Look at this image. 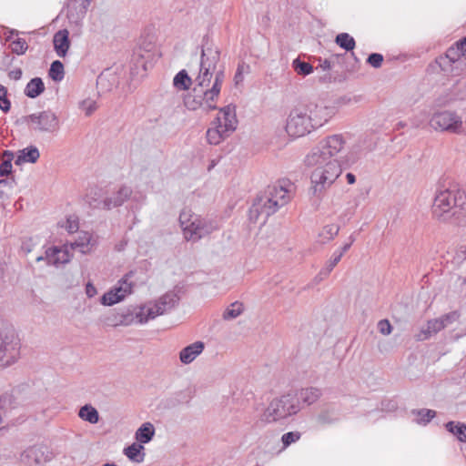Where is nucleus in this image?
I'll list each match as a JSON object with an SVG mask.
<instances>
[{
  "instance_id": "36",
  "label": "nucleus",
  "mask_w": 466,
  "mask_h": 466,
  "mask_svg": "<svg viewBox=\"0 0 466 466\" xmlns=\"http://www.w3.org/2000/svg\"><path fill=\"white\" fill-rule=\"evenodd\" d=\"M244 310V306L241 302L235 301L229 307H228L223 312V319L225 320H230L238 318Z\"/></svg>"
},
{
  "instance_id": "3",
  "label": "nucleus",
  "mask_w": 466,
  "mask_h": 466,
  "mask_svg": "<svg viewBox=\"0 0 466 466\" xmlns=\"http://www.w3.org/2000/svg\"><path fill=\"white\" fill-rule=\"evenodd\" d=\"M293 184L289 179L279 180L258 194L248 210L251 222L265 224L268 218L290 200Z\"/></svg>"
},
{
  "instance_id": "1",
  "label": "nucleus",
  "mask_w": 466,
  "mask_h": 466,
  "mask_svg": "<svg viewBox=\"0 0 466 466\" xmlns=\"http://www.w3.org/2000/svg\"><path fill=\"white\" fill-rule=\"evenodd\" d=\"M220 50L218 47L202 45L199 69L194 79L196 86L205 88L201 95L188 96L185 105L189 110L202 108L208 112L216 110L222 86L226 79L225 66L219 64Z\"/></svg>"
},
{
  "instance_id": "29",
  "label": "nucleus",
  "mask_w": 466,
  "mask_h": 466,
  "mask_svg": "<svg viewBox=\"0 0 466 466\" xmlns=\"http://www.w3.org/2000/svg\"><path fill=\"white\" fill-rule=\"evenodd\" d=\"M78 416L83 420L88 421L91 424H96L99 420L98 411L90 404L82 406L78 411Z\"/></svg>"
},
{
  "instance_id": "31",
  "label": "nucleus",
  "mask_w": 466,
  "mask_h": 466,
  "mask_svg": "<svg viewBox=\"0 0 466 466\" xmlns=\"http://www.w3.org/2000/svg\"><path fill=\"white\" fill-rule=\"evenodd\" d=\"M143 450L142 444L133 443L124 450V454L133 461L141 462L144 460V453H141Z\"/></svg>"
},
{
  "instance_id": "12",
  "label": "nucleus",
  "mask_w": 466,
  "mask_h": 466,
  "mask_svg": "<svg viewBox=\"0 0 466 466\" xmlns=\"http://www.w3.org/2000/svg\"><path fill=\"white\" fill-rule=\"evenodd\" d=\"M429 124L435 131L455 135L464 133L462 118L456 111H436L431 115Z\"/></svg>"
},
{
  "instance_id": "32",
  "label": "nucleus",
  "mask_w": 466,
  "mask_h": 466,
  "mask_svg": "<svg viewBox=\"0 0 466 466\" xmlns=\"http://www.w3.org/2000/svg\"><path fill=\"white\" fill-rule=\"evenodd\" d=\"M338 263H339L338 258H334L333 256H331L330 259L319 270V272L314 277L313 283L319 284L323 279H325L330 274V272L333 270V268L337 266Z\"/></svg>"
},
{
  "instance_id": "38",
  "label": "nucleus",
  "mask_w": 466,
  "mask_h": 466,
  "mask_svg": "<svg viewBox=\"0 0 466 466\" xmlns=\"http://www.w3.org/2000/svg\"><path fill=\"white\" fill-rule=\"evenodd\" d=\"M5 159L0 165V177H7L12 172L13 153L5 151Z\"/></svg>"
},
{
  "instance_id": "7",
  "label": "nucleus",
  "mask_w": 466,
  "mask_h": 466,
  "mask_svg": "<svg viewBox=\"0 0 466 466\" xmlns=\"http://www.w3.org/2000/svg\"><path fill=\"white\" fill-rule=\"evenodd\" d=\"M179 292L180 289L176 287L159 297L156 301L141 306L135 314L136 322L145 324L148 320L173 309L180 300Z\"/></svg>"
},
{
  "instance_id": "15",
  "label": "nucleus",
  "mask_w": 466,
  "mask_h": 466,
  "mask_svg": "<svg viewBox=\"0 0 466 466\" xmlns=\"http://www.w3.org/2000/svg\"><path fill=\"white\" fill-rule=\"evenodd\" d=\"M73 255L69 251L68 244H64L62 247L52 246L46 248L45 256L36 258V261L46 260L49 266L58 268L61 265L67 264L71 261Z\"/></svg>"
},
{
  "instance_id": "21",
  "label": "nucleus",
  "mask_w": 466,
  "mask_h": 466,
  "mask_svg": "<svg viewBox=\"0 0 466 466\" xmlns=\"http://www.w3.org/2000/svg\"><path fill=\"white\" fill-rule=\"evenodd\" d=\"M54 49L59 57H65L70 47L69 32L66 29L58 30L53 37Z\"/></svg>"
},
{
  "instance_id": "34",
  "label": "nucleus",
  "mask_w": 466,
  "mask_h": 466,
  "mask_svg": "<svg viewBox=\"0 0 466 466\" xmlns=\"http://www.w3.org/2000/svg\"><path fill=\"white\" fill-rule=\"evenodd\" d=\"M48 76L56 82L62 81L65 77L63 63L59 60L53 61L49 68Z\"/></svg>"
},
{
  "instance_id": "27",
  "label": "nucleus",
  "mask_w": 466,
  "mask_h": 466,
  "mask_svg": "<svg viewBox=\"0 0 466 466\" xmlns=\"http://www.w3.org/2000/svg\"><path fill=\"white\" fill-rule=\"evenodd\" d=\"M155 435V428L151 422L143 423L136 431V440L143 444L148 443Z\"/></svg>"
},
{
  "instance_id": "16",
  "label": "nucleus",
  "mask_w": 466,
  "mask_h": 466,
  "mask_svg": "<svg viewBox=\"0 0 466 466\" xmlns=\"http://www.w3.org/2000/svg\"><path fill=\"white\" fill-rule=\"evenodd\" d=\"M133 285L128 281V275H125L119 281L118 286L110 289L100 299L104 306H113L122 301L127 295L131 294Z\"/></svg>"
},
{
  "instance_id": "11",
  "label": "nucleus",
  "mask_w": 466,
  "mask_h": 466,
  "mask_svg": "<svg viewBox=\"0 0 466 466\" xmlns=\"http://www.w3.org/2000/svg\"><path fill=\"white\" fill-rule=\"evenodd\" d=\"M436 63L444 74L460 76L466 70V54L455 42L444 55L436 58Z\"/></svg>"
},
{
  "instance_id": "5",
  "label": "nucleus",
  "mask_w": 466,
  "mask_h": 466,
  "mask_svg": "<svg viewBox=\"0 0 466 466\" xmlns=\"http://www.w3.org/2000/svg\"><path fill=\"white\" fill-rule=\"evenodd\" d=\"M179 223L184 238L194 243L220 228L218 219L196 215L190 209L180 212Z\"/></svg>"
},
{
  "instance_id": "17",
  "label": "nucleus",
  "mask_w": 466,
  "mask_h": 466,
  "mask_svg": "<svg viewBox=\"0 0 466 466\" xmlns=\"http://www.w3.org/2000/svg\"><path fill=\"white\" fill-rule=\"evenodd\" d=\"M306 109L316 128L322 127L335 114V107L327 106L323 102L319 104L309 103L306 106Z\"/></svg>"
},
{
  "instance_id": "10",
  "label": "nucleus",
  "mask_w": 466,
  "mask_h": 466,
  "mask_svg": "<svg viewBox=\"0 0 466 466\" xmlns=\"http://www.w3.org/2000/svg\"><path fill=\"white\" fill-rule=\"evenodd\" d=\"M20 339L13 327L0 329V367L15 363L20 357Z\"/></svg>"
},
{
  "instance_id": "6",
  "label": "nucleus",
  "mask_w": 466,
  "mask_h": 466,
  "mask_svg": "<svg viewBox=\"0 0 466 466\" xmlns=\"http://www.w3.org/2000/svg\"><path fill=\"white\" fill-rule=\"evenodd\" d=\"M236 106L228 105L219 108L218 115L207 130V140L210 145H218L229 137L237 128Z\"/></svg>"
},
{
  "instance_id": "35",
  "label": "nucleus",
  "mask_w": 466,
  "mask_h": 466,
  "mask_svg": "<svg viewBox=\"0 0 466 466\" xmlns=\"http://www.w3.org/2000/svg\"><path fill=\"white\" fill-rule=\"evenodd\" d=\"M291 66L295 72L302 76H309L313 72V66L309 63L302 61L299 57L295 58Z\"/></svg>"
},
{
  "instance_id": "4",
  "label": "nucleus",
  "mask_w": 466,
  "mask_h": 466,
  "mask_svg": "<svg viewBox=\"0 0 466 466\" xmlns=\"http://www.w3.org/2000/svg\"><path fill=\"white\" fill-rule=\"evenodd\" d=\"M432 216L441 222L466 225V193L457 187L436 191L431 208Z\"/></svg>"
},
{
  "instance_id": "48",
  "label": "nucleus",
  "mask_w": 466,
  "mask_h": 466,
  "mask_svg": "<svg viewBox=\"0 0 466 466\" xmlns=\"http://www.w3.org/2000/svg\"><path fill=\"white\" fill-rule=\"evenodd\" d=\"M383 62V56L379 53H371L367 59V63L370 64L374 68H379L381 66Z\"/></svg>"
},
{
  "instance_id": "9",
  "label": "nucleus",
  "mask_w": 466,
  "mask_h": 466,
  "mask_svg": "<svg viewBox=\"0 0 466 466\" xmlns=\"http://www.w3.org/2000/svg\"><path fill=\"white\" fill-rule=\"evenodd\" d=\"M18 121L26 125L28 130L35 135H55L60 129L59 118L50 109L24 116Z\"/></svg>"
},
{
  "instance_id": "8",
  "label": "nucleus",
  "mask_w": 466,
  "mask_h": 466,
  "mask_svg": "<svg viewBox=\"0 0 466 466\" xmlns=\"http://www.w3.org/2000/svg\"><path fill=\"white\" fill-rule=\"evenodd\" d=\"M300 410L299 401L290 393L273 399L262 414V420L268 423L297 414Z\"/></svg>"
},
{
  "instance_id": "19",
  "label": "nucleus",
  "mask_w": 466,
  "mask_h": 466,
  "mask_svg": "<svg viewBox=\"0 0 466 466\" xmlns=\"http://www.w3.org/2000/svg\"><path fill=\"white\" fill-rule=\"evenodd\" d=\"M132 188L128 186H121L111 197L106 198L101 203V208L109 210L122 206L131 196Z\"/></svg>"
},
{
  "instance_id": "25",
  "label": "nucleus",
  "mask_w": 466,
  "mask_h": 466,
  "mask_svg": "<svg viewBox=\"0 0 466 466\" xmlns=\"http://www.w3.org/2000/svg\"><path fill=\"white\" fill-rule=\"evenodd\" d=\"M45 91V84L40 77L32 78L25 86L24 93L29 98H35Z\"/></svg>"
},
{
  "instance_id": "63",
  "label": "nucleus",
  "mask_w": 466,
  "mask_h": 466,
  "mask_svg": "<svg viewBox=\"0 0 466 466\" xmlns=\"http://www.w3.org/2000/svg\"><path fill=\"white\" fill-rule=\"evenodd\" d=\"M399 125H400V127H404V126H405V125H404V124H402L401 122H400V123H399Z\"/></svg>"
},
{
  "instance_id": "47",
  "label": "nucleus",
  "mask_w": 466,
  "mask_h": 466,
  "mask_svg": "<svg viewBox=\"0 0 466 466\" xmlns=\"http://www.w3.org/2000/svg\"><path fill=\"white\" fill-rule=\"evenodd\" d=\"M427 327L430 329L429 332H431L433 335H435L444 329V324H442V321L440 319V318H437L428 320Z\"/></svg>"
},
{
  "instance_id": "33",
  "label": "nucleus",
  "mask_w": 466,
  "mask_h": 466,
  "mask_svg": "<svg viewBox=\"0 0 466 466\" xmlns=\"http://www.w3.org/2000/svg\"><path fill=\"white\" fill-rule=\"evenodd\" d=\"M335 43L346 51H352L355 48L356 42L354 38L348 33H340L337 35Z\"/></svg>"
},
{
  "instance_id": "43",
  "label": "nucleus",
  "mask_w": 466,
  "mask_h": 466,
  "mask_svg": "<svg viewBox=\"0 0 466 466\" xmlns=\"http://www.w3.org/2000/svg\"><path fill=\"white\" fill-rule=\"evenodd\" d=\"M11 108V102L7 98V89L0 84V109L7 113Z\"/></svg>"
},
{
  "instance_id": "53",
  "label": "nucleus",
  "mask_w": 466,
  "mask_h": 466,
  "mask_svg": "<svg viewBox=\"0 0 466 466\" xmlns=\"http://www.w3.org/2000/svg\"><path fill=\"white\" fill-rule=\"evenodd\" d=\"M97 293V290H96V288L91 283V282H88L86 285V294L88 298H93L96 295Z\"/></svg>"
},
{
  "instance_id": "49",
  "label": "nucleus",
  "mask_w": 466,
  "mask_h": 466,
  "mask_svg": "<svg viewBox=\"0 0 466 466\" xmlns=\"http://www.w3.org/2000/svg\"><path fill=\"white\" fill-rule=\"evenodd\" d=\"M354 241H355V237L353 235H350V242L344 244L339 250H335L333 252L332 256L334 258H338V261L339 262L342 256L344 255V253H346L350 249V248L351 247V245L353 244Z\"/></svg>"
},
{
  "instance_id": "55",
  "label": "nucleus",
  "mask_w": 466,
  "mask_h": 466,
  "mask_svg": "<svg viewBox=\"0 0 466 466\" xmlns=\"http://www.w3.org/2000/svg\"><path fill=\"white\" fill-rule=\"evenodd\" d=\"M457 45L461 48V51L466 54V35L461 39L456 41Z\"/></svg>"
},
{
  "instance_id": "2",
  "label": "nucleus",
  "mask_w": 466,
  "mask_h": 466,
  "mask_svg": "<svg viewBox=\"0 0 466 466\" xmlns=\"http://www.w3.org/2000/svg\"><path fill=\"white\" fill-rule=\"evenodd\" d=\"M345 143L341 134L328 136L306 155L305 165L314 168L310 174L314 196L319 198L340 176L342 168L338 155L344 148Z\"/></svg>"
},
{
  "instance_id": "44",
  "label": "nucleus",
  "mask_w": 466,
  "mask_h": 466,
  "mask_svg": "<svg viewBox=\"0 0 466 466\" xmlns=\"http://www.w3.org/2000/svg\"><path fill=\"white\" fill-rule=\"evenodd\" d=\"M79 108L85 112L86 116H90L97 108L96 102L91 99L83 100L79 103Z\"/></svg>"
},
{
  "instance_id": "54",
  "label": "nucleus",
  "mask_w": 466,
  "mask_h": 466,
  "mask_svg": "<svg viewBox=\"0 0 466 466\" xmlns=\"http://www.w3.org/2000/svg\"><path fill=\"white\" fill-rule=\"evenodd\" d=\"M9 76L14 80H19L22 76V70L20 68L10 71Z\"/></svg>"
},
{
  "instance_id": "61",
  "label": "nucleus",
  "mask_w": 466,
  "mask_h": 466,
  "mask_svg": "<svg viewBox=\"0 0 466 466\" xmlns=\"http://www.w3.org/2000/svg\"><path fill=\"white\" fill-rule=\"evenodd\" d=\"M215 166H216V162L213 160V161L211 162V164L209 165V167H208V170H210L211 168H213Z\"/></svg>"
},
{
  "instance_id": "40",
  "label": "nucleus",
  "mask_w": 466,
  "mask_h": 466,
  "mask_svg": "<svg viewBox=\"0 0 466 466\" xmlns=\"http://www.w3.org/2000/svg\"><path fill=\"white\" fill-rule=\"evenodd\" d=\"M28 48V45L24 38H16L11 43L12 52L20 56L24 55Z\"/></svg>"
},
{
  "instance_id": "56",
  "label": "nucleus",
  "mask_w": 466,
  "mask_h": 466,
  "mask_svg": "<svg viewBox=\"0 0 466 466\" xmlns=\"http://www.w3.org/2000/svg\"><path fill=\"white\" fill-rule=\"evenodd\" d=\"M320 67L323 69V70H329L331 68V63L329 60L328 59H325L321 62L320 64Z\"/></svg>"
},
{
  "instance_id": "60",
  "label": "nucleus",
  "mask_w": 466,
  "mask_h": 466,
  "mask_svg": "<svg viewBox=\"0 0 466 466\" xmlns=\"http://www.w3.org/2000/svg\"><path fill=\"white\" fill-rule=\"evenodd\" d=\"M102 466H118V465H116L114 462H106V463L103 464Z\"/></svg>"
},
{
  "instance_id": "37",
  "label": "nucleus",
  "mask_w": 466,
  "mask_h": 466,
  "mask_svg": "<svg viewBox=\"0 0 466 466\" xmlns=\"http://www.w3.org/2000/svg\"><path fill=\"white\" fill-rule=\"evenodd\" d=\"M339 227L337 224H329L323 227L319 233V238L322 242H327L333 239L339 233Z\"/></svg>"
},
{
  "instance_id": "13",
  "label": "nucleus",
  "mask_w": 466,
  "mask_h": 466,
  "mask_svg": "<svg viewBox=\"0 0 466 466\" xmlns=\"http://www.w3.org/2000/svg\"><path fill=\"white\" fill-rule=\"evenodd\" d=\"M316 129L306 107L294 108L290 111L286 124V131L289 137H300Z\"/></svg>"
},
{
  "instance_id": "20",
  "label": "nucleus",
  "mask_w": 466,
  "mask_h": 466,
  "mask_svg": "<svg viewBox=\"0 0 466 466\" xmlns=\"http://www.w3.org/2000/svg\"><path fill=\"white\" fill-rule=\"evenodd\" d=\"M93 0H70L67 6V16L71 21L78 23L85 17Z\"/></svg>"
},
{
  "instance_id": "18",
  "label": "nucleus",
  "mask_w": 466,
  "mask_h": 466,
  "mask_svg": "<svg viewBox=\"0 0 466 466\" xmlns=\"http://www.w3.org/2000/svg\"><path fill=\"white\" fill-rule=\"evenodd\" d=\"M69 246V251L76 249L81 254L86 255L92 252V250L96 247L97 245V239L93 236L92 233L88 231H81L77 238L73 242H67Z\"/></svg>"
},
{
  "instance_id": "22",
  "label": "nucleus",
  "mask_w": 466,
  "mask_h": 466,
  "mask_svg": "<svg viewBox=\"0 0 466 466\" xmlns=\"http://www.w3.org/2000/svg\"><path fill=\"white\" fill-rule=\"evenodd\" d=\"M205 349L202 341H196L181 350L179 352V360L183 364H190L198 356H199Z\"/></svg>"
},
{
  "instance_id": "39",
  "label": "nucleus",
  "mask_w": 466,
  "mask_h": 466,
  "mask_svg": "<svg viewBox=\"0 0 466 466\" xmlns=\"http://www.w3.org/2000/svg\"><path fill=\"white\" fill-rule=\"evenodd\" d=\"M69 234H73L79 229V219L76 215H69L63 225H61Z\"/></svg>"
},
{
  "instance_id": "50",
  "label": "nucleus",
  "mask_w": 466,
  "mask_h": 466,
  "mask_svg": "<svg viewBox=\"0 0 466 466\" xmlns=\"http://www.w3.org/2000/svg\"><path fill=\"white\" fill-rule=\"evenodd\" d=\"M379 331L383 335L390 334L392 327L388 319H381L378 323Z\"/></svg>"
},
{
  "instance_id": "28",
  "label": "nucleus",
  "mask_w": 466,
  "mask_h": 466,
  "mask_svg": "<svg viewBox=\"0 0 466 466\" xmlns=\"http://www.w3.org/2000/svg\"><path fill=\"white\" fill-rule=\"evenodd\" d=\"M193 83L185 69L180 70L173 78V86L179 91L188 90Z\"/></svg>"
},
{
  "instance_id": "58",
  "label": "nucleus",
  "mask_w": 466,
  "mask_h": 466,
  "mask_svg": "<svg viewBox=\"0 0 466 466\" xmlns=\"http://www.w3.org/2000/svg\"><path fill=\"white\" fill-rule=\"evenodd\" d=\"M346 179H347V182L350 184V185H352L356 182V177L354 174L352 173H347L346 175Z\"/></svg>"
},
{
  "instance_id": "64",
  "label": "nucleus",
  "mask_w": 466,
  "mask_h": 466,
  "mask_svg": "<svg viewBox=\"0 0 466 466\" xmlns=\"http://www.w3.org/2000/svg\"><path fill=\"white\" fill-rule=\"evenodd\" d=\"M463 134H466V131H464V133H463Z\"/></svg>"
},
{
  "instance_id": "45",
  "label": "nucleus",
  "mask_w": 466,
  "mask_h": 466,
  "mask_svg": "<svg viewBox=\"0 0 466 466\" xmlns=\"http://www.w3.org/2000/svg\"><path fill=\"white\" fill-rule=\"evenodd\" d=\"M318 422L320 424H332L339 420L338 416H333L332 412L326 410L318 416Z\"/></svg>"
},
{
  "instance_id": "51",
  "label": "nucleus",
  "mask_w": 466,
  "mask_h": 466,
  "mask_svg": "<svg viewBox=\"0 0 466 466\" xmlns=\"http://www.w3.org/2000/svg\"><path fill=\"white\" fill-rule=\"evenodd\" d=\"M429 331L430 329H428V327H426V329H420V331L415 336L416 340L422 341L430 339L433 334Z\"/></svg>"
},
{
  "instance_id": "26",
  "label": "nucleus",
  "mask_w": 466,
  "mask_h": 466,
  "mask_svg": "<svg viewBox=\"0 0 466 466\" xmlns=\"http://www.w3.org/2000/svg\"><path fill=\"white\" fill-rule=\"evenodd\" d=\"M410 413L415 416L413 421L421 426H426L435 418L437 412L430 409H414L411 410Z\"/></svg>"
},
{
  "instance_id": "52",
  "label": "nucleus",
  "mask_w": 466,
  "mask_h": 466,
  "mask_svg": "<svg viewBox=\"0 0 466 466\" xmlns=\"http://www.w3.org/2000/svg\"><path fill=\"white\" fill-rule=\"evenodd\" d=\"M15 184L14 178H3L0 179V194L4 193V189L8 187L12 188L14 185Z\"/></svg>"
},
{
  "instance_id": "14",
  "label": "nucleus",
  "mask_w": 466,
  "mask_h": 466,
  "mask_svg": "<svg viewBox=\"0 0 466 466\" xmlns=\"http://www.w3.org/2000/svg\"><path fill=\"white\" fill-rule=\"evenodd\" d=\"M54 458L53 451L46 445L37 444L25 449L21 454V461L29 466L49 462Z\"/></svg>"
},
{
  "instance_id": "46",
  "label": "nucleus",
  "mask_w": 466,
  "mask_h": 466,
  "mask_svg": "<svg viewBox=\"0 0 466 466\" xmlns=\"http://www.w3.org/2000/svg\"><path fill=\"white\" fill-rule=\"evenodd\" d=\"M461 314L458 310H453L449 313L443 314L440 317V319L442 321V324H444V328L447 327L450 324H452L453 322L457 321L460 318Z\"/></svg>"
},
{
  "instance_id": "24",
  "label": "nucleus",
  "mask_w": 466,
  "mask_h": 466,
  "mask_svg": "<svg viewBox=\"0 0 466 466\" xmlns=\"http://www.w3.org/2000/svg\"><path fill=\"white\" fill-rule=\"evenodd\" d=\"M321 395L322 391L320 389L316 387H308L299 390L297 399L298 400H300L307 405H311L319 400Z\"/></svg>"
},
{
  "instance_id": "62",
  "label": "nucleus",
  "mask_w": 466,
  "mask_h": 466,
  "mask_svg": "<svg viewBox=\"0 0 466 466\" xmlns=\"http://www.w3.org/2000/svg\"><path fill=\"white\" fill-rule=\"evenodd\" d=\"M3 272H4V268H3L2 265L0 264V278L3 275Z\"/></svg>"
},
{
  "instance_id": "23",
  "label": "nucleus",
  "mask_w": 466,
  "mask_h": 466,
  "mask_svg": "<svg viewBox=\"0 0 466 466\" xmlns=\"http://www.w3.org/2000/svg\"><path fill=\"white\" fill-rule=\"evenodd\" d=\"M40 157L38 148L35 146H29L18 151L15 164L19 166L23 163H35Z\"/></svg>"
},
{
  "instance_id": "59",
  "label": "nucleus",
  "mask_w": 466,
  "mask_h": 466,
  "mask_svg": "<svg viewBox=\"0 0 466 466\" xmlns=\"http://www.w3.org/2000/svg\"><path fill=\"white\" fill-rule=\"evenodd\" d=\"M19 32L15 29H11L8 31V34L6 35V40L10 41L14 35H18Z\"/></svg>"
},
{
  "instance_id": "42",
  "label": "nucleus",
  "mask_w": 466,
  "mask_h": 466,
  "mask_svg": "<svg viewBox=\"0 0 466 466\" xmlns=\"http://www.w3.org/2000/svg\"><path fill=\"white\" fill-rule=\"evenodd\" d=\"M301 437V433L299 431H289L284 433L281 437V441L283 444V448H287L292 443L298 441Z\"/></svg>"
},
{
  "instance_id": "57",
  "label": "nucleus",
  "mask_w": 466,
  "mask_h": 466,
  "mask_svg": "<svg viewBox=\"0 0 466 466\" xmlns=\"http://www.w3.org/2000/svg\"><path fill=\"white\" fill-rule=\"evenodd\" d=\"M319 81L322 83H330L332 81V76L330 74H325L323 76L319 77Z\"/></svg>"
},
{
  "instance_id": "41",
  "label": "nucleus",
  "mask_w": 466,
  "mask_h": 466,
  "mask_svg": "<svg viewBox=\"0 0 466 466\" xmlns=\"http://www.w3.org/2000/svg\"><path fill=\"white\" fill-rule=\"evenodd\" d=\"M250 67L248 64L242 62L238 65L235 76L234 83L236 86L239 85L244 80V75L249 73Z\"/></svg>"
},
{
  "instance_id": "30",
  "label": "nucleus",
  "mask_w": 466,
  "mask_h": 466,
  "mask_svg": "<svg viewBox=\"0 0 466 466\" xmlns=\"http://www.w3.org/2000/svg\"><path fill=\"white\" fill-rule=\"evenodd\" d=\"M446 430L452 433L459 441L466 442V425L462 422L448 421L445 424Z\"/></svg>"
}]
</instances>
